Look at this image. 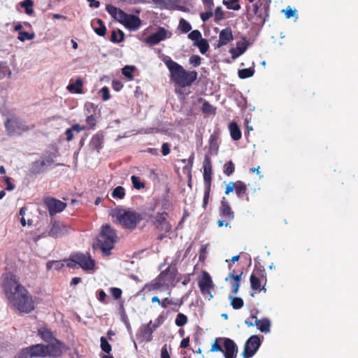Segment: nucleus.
<instances>
[{"label":"nucleus","mask_w":358,"mask_h":358,"mask_svg":"<svg viewBox=\"0 0 358 358\" xmlns=\"http://www.w3.org/2000/svg\"><path fill=\"white\" fill-rule=\"evenodd\" d=\"M106 10L108 12V13L110 14L118 22L120 20V13L124 12L122 10L117 8L112 5H108L106 6Z\"/></svg>","instance_id":"obj_41"},{"label":"nucleus","mask_w":358,"mask_h":358,"mask_svg":"<svg viewBox=\"0 0 358 358\" xmlns=\"http://www.w3.org/2000/svg\"><path fill=\"white\" fill-rule=\"evenodd\" d=\"M203 185H204V194L203 199V208H206L210 197L211 190L212 182V163L210 156L206 155L203 163Z\"/></svg>","instance_id":"obj_7"},{"label":"nucleus","mask_w":358,"mask_h":358,"mask_svg":"<svg viewBox=\"0 0 358 358\" xmlns=\"http://www.w3.org/2000/svg\"><path fill=\"white\" fill-rule=\"evenodd\" d=\"M162 287L163 286L161 282H159V278L157 276V278L153 279L150 282L145 284L143 289L147 292H152L158 290Z\"/></svg>","instance_id":"obj_33"},{"label":"nucleus","mask_w":358,"mask_h":358,"mask_svg":"<svg viewBox=\"0 0 358 358\" xmlns=\"http://www.w3.org/2000/svg\"><path fill=\"white\" fill-rule=\"evenodd\" d=\"M233 40V34L230 28L222 29L219 34L217 48H221Z\"/></svg>","instance_id":"obj_23"},{"label":"nucleus","mask_w":358,"mask_h":358,"mask_svg":"<svg viewBox=\"0 0 358 358\" xmlns=\"http://www.w3.org/2000/svg\"><path fill=\"white\" fill-rule=\"evenodd\" d=\"M248 42L245 40H243V42L237 43L236 48H231L229 50V52L231 55V58L233 59H236L239 56L243 55L248 49Z\"/></svg>","instance_id":"obj_25"},{"label":"nucleus","mask_w":358,"mask_h":358,"mask_svg":"<svg viewBox=\"0 0 358 358\" xmlns=\"http://www.w3.org/2000/svg\"><path fill=\"white\" fill-rule=\"evenodd\" d=\"M63 345L57 339H55V342L46 345V356H50L53 357H58L62 355L63 352Z\"/></svg>","instance_id":"obj_20"},{"label":"nucleus","mask_w":358,"mask_h":358,"mask_svg":"<svg viewBox=\"0 0 358 358\" xmlns=\"http://www.w3.org/2000/svg\"><path fill=\"white\" fill-rule=\"evenodd\" d=\"M38 334L41 336V338L45 342H51L55 338L52 332L47 328L43 327L38 329Z\"/></svg>","instance_id":"obj_35"},{"label":"nucleus","mask_w":358,"mask_h":358,"mask_svg":"<svg viewBox=\"0 0 358 358\" xmlns=\"http://www.w3.org/2000/svg\"><path fill=\"white\" fill-rule=\"evenodd\" d=\"M119 22L129 30H138L141 24V20L137 15L121 12Z\"/></svg>","instance_id":"obj_15"},{"label":"nucleus","mask_w":358,"mask_h":358,"mask_svg":"<svg viewBox=\"0 0 358 358\" xmlns=\"http://www.w3.org/2000/svg\"><path fill=\"white\" fill-rule=\"evenodd\" d=\"M35 38V34L33 33H29L25 31H20L18 33L17 39L22 42L24 41L25 40H32Z\"/></svg>","instance_id":"obj_47"},{"label":"nucleus","mask_w":358,"mask_h":358,"mask_svg":"<svg viewBox=\"0 0 358 358\" xmlns=\"http://www.w3.org/2000/svg\"><path fill=\"white\" fill-rule=\"evenodd\" d=\"M4 126L10 136L21 135L30 129L25 121L17 117L8 118L4 123Z\"/></svg>","instance_id":"obj_10"},{"label":"nucleus","mask_w":358,"mask_h":358,"mask_svg":"<svg viewBox=\"0 0 358 358\" xmlns=\"http://www.w3.org/2000/svg\"><path fill=\"white\" fill-rule=\"evenodd\" d=\"M112 87L115 91L119 92L122 89L123 85L121 81L115 80L112 81Z\"/></svg>","instance_id":"obj_63"},{"label":"nucleus","mask_w":358,"mask_h":358,"mask_svg":"<svg viewBox=\"0 0 358 358\" xmlns=\"http://www.w3.org/2000/svg\"><path fill=\"white\" fill-rule=\"evenodd\" d=\"M194 45L197 46L201 54H205L209 49V44L206 39L201 38L199 41L194 42Z\"/></svg>","instance_id":"obj_38"},{"label":"nucleus","mask_w":358,"mask_h":358,"mask_svg":"<svg viewBox=\"0 0 358 358\" xmlns=\"http://www.w3.org/2000/svg\"><path fill=\"white\" fill-rule=\"evenodd\" d=\"M120 224L128 229H134L137 224L143 220L141 215L130 210H120L117 214Z\"/></svg>","instance_id":"obj_6"},{"label":"nucleus","mask_w":358,"mask_h":358,"mask_svg":"<svg viewBox=\"0 0 358 358\" xmlns=\"http://www.w3.org/2000/svg\"><path fill=\"white\" fill-rule=\"evenodd\" d=\"M252 317L255 318V325L262 332L265 334L270 332L271 322L268 319L258 320L255 315H252Z\"/></svg>","instance_id":"obj_27"},{"label":"nucleus","mask_w":358,"mask_h":358,"mask_svg":"<svg viewBox=\"0 0 358 358\" xmlns=\"http://www.w3.org/2000/svg\"><path fill=\"white\" fill-rule=\"evenodd\" d=\"M201 111L204 114L215 115L216 113V108L211 105L208 101H204L201 107Z\"/></svg>","instance_id":"obj_39"},{"label":"nucleus","mask_w":358,"mask_h":358,"mask_svg":"<svg viewBox=\"0 0 358 358\" xmlns=\"http://www.w3.org/2000/svg\"><path fill=\"white\" fill-rule=\"evenodd\" d=\"M94 24L99 25V27L94 28L95 33L100 36H104L106 34V27L103 22L101 19H97L96 22H94Z\"/></svg>","instance_id":"obj_37"},{"label":"nucleus","mask_w":358,"mask_h":358,"mask_svg":"<svg viewBox=\"0 0 358 358\" xmlns=\"http://www.w3.org/2000/svg\"><path fill=\"white\" fill-rule=\"evenodd\" d=\"M255 73V70L252 68L243 69L238 71V77L241 79H245L252 77Z\"/></svg>","instance_id":"obj_43"},{"label":"nucleus","mask_w":358,"mask_h":358,"mask_svg":"<svg viewBox=\"0 0 358 358\" xmlns=\"http://www.w3.org/2000/svg\"><path fill=\"white\" fill-rule=\"evenodd\" d=\"M54 164L52 155L42 156L38 160L33 162L29 168V172L32 175H38L45 172L49 167Z\"/></svg>","instance_id":"obj_12"},{"label":"nucleus","mask_w":358,"mask_h":358,"mask_svg":"<svg viewBox=\"0 0 358 358\" xmlns=\"http://www.w3.org/2000/svg\"><path fill=\"white\" fill-rule=\"evenodd\" d=\"M189 64L194 67L199 66L201 64V58L197 55H194L189 58Z\"/></svg>","instance_id":"obj_58"},{"label":"nucleus","mask_w":358,"mask_h":358,"mask_svg":"<svg viewBox=\"0 0 358 358\" xmlns=\"http://www.w3.org/2000/svg\"><path fill=\"white\" fill-rule=\"evenodd\" d=\"M261 345L259 338L253 335L251 336L245 342L244 349L242 352L243 358H251L257 351Z\"/></svg>","instance_id":"obj_16"},{"label":"nucleus","mask_w":358,"mask_h":358,"mask_svg":"<svg viewBox=\"0 0 358 358\" xmlns=\"http://www.w3.org/2000/svg\"><path fill=\"white\" fill-rule=\"evenodd\" d=\"M21 7L24 8L25 10V13L27 15H32L34 13V1L33 0H24L23 1L20 2Z\"/></svg>","instance_id":"obj_40"},{"label":"nucleus","mask_w":358,"mask_h":358,"mask_svg":"<svg viewBox=\"0 0 358 358\" xmlns=\"http://www.w3.org/2000/svg\"><path fill=\"white\" fill-rule=\"evenodd\" d=\"M44 204L48 208L50 216L61 213L66 207V203L52 197L45 199Z\"/></svg>","instance_id":"obj_19"},{"label":"nucleus","mask_w":358,"mask_h":358,"mask_svg":"<svg viewBox=\"0 0 358 358\" xmlns=\"http://www.w3.org/2000/svg\"><path fill=\"white\" fill-rule=\"evenodd\" d=\"M160 357H161V358H171L170 355L168 352L166 344H165L162 346V348L161 349Z\"/></svg>","instance_id":"obj_64"},{"label":"nucleus","mask_w":358,"mask_h":358,"mask_svg":"<svg viewBox=\"0 0 358 358\" xmlns=\"http://www.w3.org/2000/svg\"><path fill=\"white\" fill-rule=\"evenodd\" d=\"M242 275V271L239 274L235 275L234 271L233 273H230L228 277L225 278L226 281H227L229 278L231 279L230 283L231 285V293L234 295L236 294L239 289Z\"/></svg>","instance_id":"obj_24"},{"label":"nucleus","mask_w":358,"mask_h":358,"mask_svg":"<svg viewBox=\"0 0 358 358\" xmlns=\"http://www.w3.org/2000/svg\"><path fill=\"white\" fill-rule=\"evenodd\" d=\"M110 293L112 294L114 299L117 300L121 298L122 291L120 288L118 287H111L110 289Z\"/></svg>","instance_id":"obj_57"},{"label":"nucleus","mask_w":358,"mask_h":358,"mask_svg":"<svg viewBox=\"0 0 358 358\" xmlns=\"http://www.w3.org/2000/svg\"><path fill=\"white\" fill-rule=\"evenodd\" d=\"M12 75L11 70L6 62H0V79L5 77L10 78Z\"/></svg>","instance_id":"obj_36"},{"label":"nucleus","mask_w":358,"mask_h":358,"mask_svg":"<svg viewBox=\"0 0 358 358\" xmlns=\"http://www.w3.org/2000/svg\"><path fill=\"white\" fill-rule=\"evenodd\" d=\"M103 143L104 136L101 131H99L92 136L90 141L89 146L92 150H96L98 153H99L100 150L103 148Z\"/></svg>","instance_id":"obj_21"},{"label":"nucleus","mask_w":358,"mask_h":358,"mask_svg":"<svg viewBox=\"0 0 358 358\" xmlns=\"http://www.w3.org/2000/svg\"><path fill=\"white\" fill-rule=\"evenodd\" d=\"M230 136L234 141H238L241 138V131L235 122H231L228 125Z\"/></svg>","instance_id":"obj_28"},{"label":"nucleus","mask_w":358,"mask_h":358,"mask_svg":"<svg viewBox=\"0 0 358 358\" xmlns=\"http://www.w3.org/2000/svg\"><path fill=\"white\" fill-rule=\"evenodd\" d=\"M247 185L243 182L241 180L236 181L235 192L238 198L242 199L245 196H246L247 200H248V196L247 195Z\"/></svg>","instance_id":"obj_31"},{"label":"nucleus","mask_w":358,"mask_h":358,"mask_svg":"<svg viewBox=\"0 0 358 358\" xmlns=\"http://www.w3.org/2000/svg\"><path fill=\"white\" fill-rule=\"evenodd\" d=\"M257 17L259 18L261 20L262 24H264V22L267 20V18L268 17V10H264L263 8H261L259 12L257 14H255Z\"/></svg>","instance_id":"obj_55"},{"label":"nucleus","mask_w":358,"mask_h":358,"mask_svg":"<svg viewBox=\"0 0 358 358\" xmlns=\"http://www.w3.org/2000/svg\"><path fill=\"white\" fill-rule=\"evenodd\" d=\"M250 285L252 290L266 291L267 282L266 273L264 269L255 268L250 277Z\"/></svg>","instance_id":"obj_11"},{"label":"nucleus","mask_w":358,"mask_h":358,"mask_svg":"<svg viewBox=\"0 0 358 358\" xmlns=\"http://www.w3.org/2000/svg\"><path fill=\"white\" fill-rule=\"evenodd\" d=\"M171 206V202L167 198H164L162 200V209L163 211L166 212V210H169Z\"/></svg>","instance_id":"obj_62"},{"label":"nucleus","mask_w":358,"mask_h":358,"mask_svg":"<svg viewBox=\"0 0 358 358\" xmlns=\"http://www.w3.org/2000/svg\"><path fill=\"white\" fill-rule=\"evenodd\" d=\"M238 1L239 0H224L223 4L226 6L228 9L238 10L241 9V5L238 3Z\"/></svg>","instance_id":"obj_44"},{"label":"nucleus","mask_w":358,"mask_h":358,"mask_svg":"<svg viewBox=\"0 0 358 358\" xmlns=\"http://www.w3.org/2000/svg\"><path fill=\"white\" fill-rule=\"evenodd\" d=\"M1 287L10 306L20 313H30L35 309L33 296L11 272L1 275Z\"/></svg>","instance_id":"obj_1"},{"label":"nucleus","mask_w":358,"mask_h":358,"mask_svg":"<svg viewBox=\"0 0 358 358\" xmlns=\"http://www.w3.org/2000/svg\"><path fill=\"white\" fill-rule=\"evenodd\" d=\"M83 82L81 78H78L73 83H70L67 86V90L71 92H75L76 94L83 93Z\"/></svg>","instance_id":"obj_32"},{"label":"nucleus","mask_w":358,"mask_h":358,"mask_svg":"<svg viewBox=\"0 0 358 358\" xmlns=\"http://www.w3.org/2000/svg\"><path fill=\"white\" fill-rule=\"evenodd\" d=\"M235 171V165L232 162V161H229L228 162L225 163L223 166V172L224 173L229 176L234 173Z\"/></svg>","instance_id":"obj_46"},{"label":"nucleus","mask_w":358,"mask_h":358,"mask_svg":"<svg viewBox=\"0 0 358 358\" xmlns=\"http://www.w3.org/2000/svg\"><path fill=\"white\" fill-rule=\"evenodd\" d=\"M219 214L222 219L217 221V226L219 227H230V222L234 219L235 215L225 197L221 200Z\"/></svg>","instance_id":"obj_9"},{"label":"nucleus","mask_w":358,"mask_h":358,"mask_svg":"<svg viewBox=\"0 0 358 358\" xmlns=\"http://www.w3.org/2000/svg\"><path fill=\"white\" fill-rule=\"evenodd\" d=\"M178 268L176 265L171 264L165 270L162 271L158 275L159 282L166 289H169L176 286L178 280L176 275Z\"/></svg>","instance_id":"obj_8"},{"label":"nucleus","mask_w":358,"mask_h":358,"mask_svg":"<svg viewBox=\"0 0 358 358\" xmlns=\"http://www.w3.org/2000/svg\"><path fill=\"white\" fill-rule=\"evenodd\" d=\"M270 0H258L253 5V12L254 14H257L261 8H263L264 10H269V3Z\"/></svg>","instance_id":"obj_34"},{"label":"nucleus","mask_w":358,"mask_h":358,"mask_svg":"<svg viewBox=\"0 0 358 358\" xmlns=\"http://www.w3.org/2000/svg\"><path fill=\"white\" fill-rule=\"evenodd\" d=\"M198 285L202 294H209L210 298L213 297L210 290L213 289L214 284L210 274L207 271H202L201 278L199 279Z\"/></svg>","instance_id":"obj_18"},{"label":"nucleus","mask_w":358,"mask_h":358,"mask_svg":"<svg viewBox=\"0 0 358 358\" xmlns=\"http://www.w3.org/2000/svg\"><path fill=\"white\" fill-rule=\"evenodd\" d=\"M100 346L102 351L109 355L112 350V347L110 344L108 342L107 339L104 336H101L100 338Z\"/></svg>","instance_id":"obj_45"},{"label":"nucleus","mask_w":358,"mask_h":358,"mask_svg":"<svg viewBox=\"0 0 358 358\" xmlns=\"http://www.w3.org/2000/svg\"><path fill=\"white\" fill-rule=\"evenodd\" d=\"M164 62L169 71L170 80L176 87L185 88L190 87L197 79L196 71H187L184 67L167 57Z\"/></svg>","instance_id":"obj_2"},{"label":"nucleus","mask_w":358,"mask_h":358,"mask_svg":"<svg viewBox=\"0 0 358 358\" xmlns=\"http://www.w3.org/2000/svg\"><path fill=\"white\" fill-rule=\"evenodd\" d=\"M87 129V127L85 126H81L79 124H74L71 126V127L67 129L65 131L66 134V139L67 141H71L73 138V131H76L79 133L81 131L85 130Z\"/></svg>","instance_id":"obj_30"},{"label":"nucleus","mask_w":358,"mask_h":358,"mask_svg":"<svg viewBox=\"0 0 358 358\" xmlns=\"http://www.w3.org/2000/svg\"><path fill=\"white\" fill-rule=\"evenodd\" d=\"M100 92L101 93L102 99L103 101H107L110 98V92L107 87L101 88Z\"/></svg>","instance_id":"obj_61"},{"label":"nucleus","mask_w":358,"mask_h":358,"mask_svg":"<svg viewBox=\"0 0 358 358\" xmlns=\"http://www.w3.org/2000/svg\"><path fill=\"white\" fill-rule=\"evenodd\" d=\"M64 266V264L60 261H50L46 264L47 270L55 269L57 271L60 270Z\"/></svg>","instance_id":"obj_48"},{"label":"nucleus","mask_w":358,"mask_h":358,"mask_svg":"<svg viewBox=\"0 0 358 358\" xmlns=\"http://www.w3.org/2000/svg\"><path fill=\"white\" fill-rule=\"evenodd\" d=\"M166 30L160 27L157 32L147 37L146 42L151 45H156L166 38Z\"/></svg>","instance_id":"obj_22"},{"label":"nucleus","mask_w":358,"mask_h":358,"mask_svg":"<svg viewBox=\"0 0 358 358\" xmlns=\"http://www.w3.org/2000/svg\"><path fill=\"white\" fill-rule=\"evenodd\" d=\"M188 322L187 317L183 313H178L175 320V324L178 327H182Z\"/></svg>","instance_id":"obj_50"},{"label":"nucleus","mask_w":358,"mask_h":358,"mask_svg":"<svg viewBox=\"0 0 358 358\" xmlns=\"http://www.w3.org/2000/svg\"><path fill=\"white\" fill-rule=\"evenodd\" d=\"M125 196V190L122 186L116 187L112 192V196L119 199H122Z\"/></svg>","instance_id":"obj_49"},{"label":"nucleus","mask_w":358,"mask_h":358,"mask_svg":"<svg viewBox=\"0 0 358 358\" xmlns=\"http://www.w3.org/2000/svg\"><path fill=\"white\" fill-rule=\"evenodd\" d=\"M135 69L136 68L134 66H125L122 69V73L129 80H132L134 78L133 72L134 71Z\"/></svg>","instance_id":"obj_51"},{"label":"nucleus","mask_w":358,"mask_h":358,"mask_svg":"<svg viewBox=\"0 0 358 358\" xmlns=\"http://www.w3.org/2000/svg\"><path fill=\"white\" fill-rule=\"evenodd\" d=\"M201 36V33L197 29L193 30L188 34V38L194 42H196L202 38Z\"/></svg>","instance_id":"obj_56"},{"label":"nucleus","mask_w":358,"mask_h":358,"mask_svg":"<svg viewBox=\"0 0 358 358\" xmlns=\"http://www.w3.org/2000/svg\"><path fill=\"white\" fill-rule=\"evenodd\" d=\"M70 227L59 221H51L50 228L48 235L50 237L57 238L66 235L69 231Z\"/></svg>","instance_id":"obj_17"},{"label":"nucleus","mask_w":358,"mask_h":358,"mask_svg":"<svg viewBox=\"0 0 358 358\" xmlns=\"http://www.w3.org/2000/svg\"><path fill=\"white\" fill-rule=\"evenodd\" d=\"M183 301L181 299H173L169 297L165 298L162 301V307L166 308L169 306H174L176 307L173 308L174 311H178L179 308L182 305Z\"/></svg>","instance_id":"obj_29"},{"label":"nucleus","mask_w":358,"mask_h":358,"mask_svg":"<svg viewBox=\"0 0 358 358\" xmlns=\"http://www.w3.org/2000/svg\"><path fill=\"white\" fill-rule=\"evenodd\" d=\"M224 17V13L221 7H217L215 10V20L219 22Z\"/></svg>","instance_id":"obj_60"},{"label":"nucleus","mask_w":358,"mask_h":358,"mask_svg":"<svg viewBox=\"0 0 358 358\" xmlns=\"http://www.w3.org/2000/svg\"><path fill=\"white\" fill-rule=\"evenodd\" d=\"M168 213L162 211L157 213L155 216L150 215L149 218L152 219V222L159 232L169 233L172 228L171 224L167 220Z\"/></svg>","instance_id":"obj_13"},{"label":"nucleus","mask_w":358,"mask_h":358,"mask_svg":"<svg viewBox=\"0 0 358 358\" xmlns=\"http://www.w3.org/2000/svg\"><path fill=\"white\" fill-rule=\"evenodd\" d=\"M46 345L36 344L29 347L25 348L22 350L20 358H35V357H44L46 356Z\"/></svg>","instance_id":"obj_14"},{"label":"nucleus","mask_w":358,"mask_h":358,"mask_svg":"<svg viewBox=\"0 0 358 358\" xmlns=\"http://www.w3.org/2000/svg\"><path fill=\"white\" fill-rule=\"evenodd\" d=\"M159 323L153 324L150 320L147 326L145 327L143 331V340L146 342H150L152 339V333L155 331V329L159 327Z\"/></svg>","instance_id":"obj_26"},{"label":"nucleus","mask_w":358,"mask_h":358,"mask_svg":"<svg viewBox=\"0 0 358 358\" xmlns=\"http://www.w3.org/2000/svg\"><path fill=\"white\" fill-rule=\"evenodd\" d=\"M179 27L183 33H187L192 29L191 24L183 18L180 20Z\"/></svg>","instance_id":"obj_54"},{"label":"nucleus","mask_w":358,"mask_h":358,"mask_svg":"<svg viewBox=\"0 0 358 358\" xmlns=\"http://www.w3.org/2000/svg\"><path fill=\"white\" fill-rule=\"evenodd\" d=\"M229 299L231 300V306L235 310L241 309L244 305L243 300L240 297L230 296Z\"/></svg>","instance_id":"obj_42"},{"label":"nucleus","mask_w":358,"mask_h":358,"mask_svg":"<svg viewBox=\"0 0 358 358\" xmlns=\"http://www.w3.org/2000/svg\"><path fill=\"white\" fill-rule=\"evenodd\" d=\"M131 180L133 185V187L136 189H141L145 187V183L141 180L139 177L136 176H132L131 177Z\"/></svg>","instance_id":"obj_52"},{"label":"nucleus","mask_w":358,"mask_h":358,"mask_svg":"<svg viewBox=\"0 0 358 358\" xmlns=\"http://www.w3.org/2000/svg\"><path fill=\"white\" fill-rule=\"evenodd\" d=\"M238 351L236 343L232 339L226 337L215 338L210 350L211 352H222L224 358H236Z\"/></svg>","instance_id":"obj_3"},{"label":"nucleus","mask_w":358,"mask_h":358,"mask_svg":"<svg viewBox=\"0 0 358 358\" xmlns=\"http://www.w3.org/2000/svg\"><path fill=\"white\" fill-rule=\"evenodd\" d=\"M117 236L115 231L109 225L102 227L101 233L97 239L96 246L106 256L110 255L111 250L117 241Z\"/></svg>","instance_id":"obj_4"},{"label":"nucleus","mask_w":358,"mask_h":358,"mask_svg":"<svg viewBox=\"0 0 358 358\" xmlns=\"http://www.w3.org/2000/svg\"><path fill=\"white\" fill-rule=\"evenodd\" d=\"M66 266L71 268L80 267L85 271H92L95 267V261L88 252L86 254L81 252L73 253L68 259Z\"/></svg>","instance_id":"obj_5"},{"label":"nucleus","mask_w":358,"mask_h":358,"mask_svg":"<svg viewBox=\"0 0 358 358\" xmlns=\"http://www.w3.org/2000/svg\"><path fill=\"white\" fill-rule=\"evenodd\" d=\"M86 122L88 125L89 129H94L96 124V120L93 115H90L87 117Z\"/></svg>","instance_id":"obj_59"},{"label":"nucleus","mask_w":358,"mask_h":358,"mask_svg":"<svg viewBox=\"0 0 358 358\" xmlns=\"http://www.w3.org/2000/svg\"><path fill=\"white\" fill-rule=\"evenodd\" d=\"M118 34H120V38H117V32L115 31H113L112 33H111V37H110V41L113 43H121L122 41H124V32L120 30V29H118Z\"/></svg>","instance_id":"obj_53"}]
</instances>
